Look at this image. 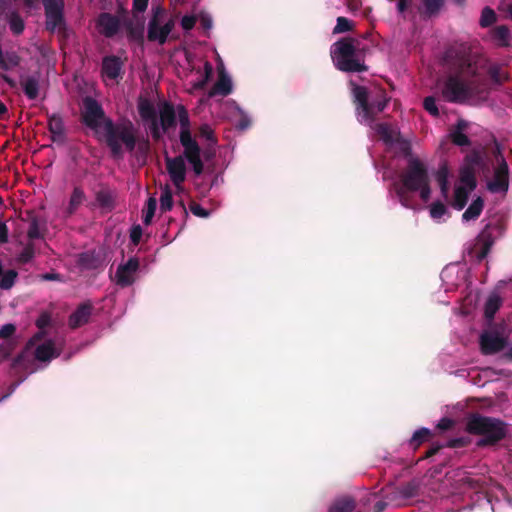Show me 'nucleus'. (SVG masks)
I'll use <instances>...</instances> for the list:
<instances>
[{
	"mask_svg": "<svg viewBox=\"0 0 512 512\" xmlns=\"http://www.w3.org/2000/svg\"><path fill=\"white\" fill-rule=\"evenodd\" d=\"M123 62L115 55L105 56L102 59L101 72L103 76L115 80L122 77Z\"/></svg>",
	"mask_w": 512,
	"mask_h": 512,
	"instance_id": "a211bd4d",
	"label": "nucleus"
},
{
	"mask_svg": "<svg viewBox=\"0 0 512 512\" xmlns=\"http://www.w3.org/2000/svg\"><path fill=\"white\" fill-rule=\"evenodd\" d=\"M493 155L497 166L494 168L493 179L487 183V189L492 193H506L509 188V166L498 146L493 150Z\"/></svg>",
	"mask_w": 512,
	"mask_h": 512,
	"instance_id": "6e6552de",
	"label": "nucleus"
},
{
	"mask_svg": "<svg viewBox=\"0 0 512 512\" xmlns=\"http://www.w3.org/2000/svg\"><path fill=\"white\" fill-rule=\"evenodd\" d=\"M121 11L124 13L123 16V27L126 30L127 39L129 42H135L138 45H144V22L137 21L133 22L128 17V11L124 8H121Z\"/></svg>",
	"mask_w": 512,
	"mask_h": 512,
	"instance_id": "2eb2a0df",
	"label": "nucleus"
},
{
	"mask_svg": "<svg viewBox=\"0 0 512 512\" xmlns=\"http://www.w3.org/2000/svg\"><path fill=\"white\" fill-rule=\"evenodd\" d=\"M139 269V260L136 257H131L125 264L118 266L115 278L117 285L127 287L133 284L134 274Z\"/></svg>",
	"mask_w": 512,
	"mask_h": 512,
	"instance_id": "ddd939ff",
	"label": "nucleus"
},
{
	"mask_svg": "<svg viewBox=\"0 0 512 512\" xmlns=\"http://www.w3.org/2000/svg\"><path fill=\"white\" fill-rule=\"evenodd\" d=\"M483 208L484 200L481 197H477L463 213L462 219L464 221L476 220L481 215Z\"/></svg>",
	"mask_w": 512,
	"mask_h": 512,
	"instance_id": "bb28decb",
	"label": "nucleus"
},
{
	"mask_svg": "<svg viewBox=\"0 0 512 512\" xmlns=\"http://www.w3.org/2000/svg\"><path fill=\"white\" fill-rule=\"evenodd\" d=\"M353 28L352 22L347 19L346 17L340 16L337 18V23L335 27L333 28L334 34L344 33L351 31Z\"/></svg>",
	"mask_w": 512,
	"mask_h": 512,
	"instance_id": "603ef678",
	"label": "nucleus"
},
{
	"mask_svg": "<svg viewBox=\"0 0 512 512\" xmlns=\"http://www.w3.org/2000/svg\"><path fill=\"white\" fill-rule=\"evenodd\" d=\"M157 208V200L154 197H150L146 202V207L143 215V223L149 225L154 217Z\"/></svg>",
	"mask_w": 512,
	"mask_h": 512,
	"instance_id": "49530a36",
	"label": "nucleus"
},
{
	"mask_svg": "<svg viewBox=\"0 0 512 512\" xmlns=\"http://www.w3.org/2000/svg\"><path fill=\"white\" fill-rule=\"evenodd\" d=\"M16 332V326L12 323H8V324H5L3 325L1 328H0V338L4 339L5 342H11L13 343L14 345V348L16 347V343L11 340V336Z\"/></svg>",
	"mask_w": 512,
	"mask_h": 512,
	"instance_id": "864d4df0",
	"label": "nucleus"
},
{
	"mask_svg": "<svg viewBox=\"0 0 512 512\" xmlns=\"http://www.w3.org/2000/svg\"><path fill=\"white\" fill-rule=\"evenodd\" d=\"M79 264L81 266H83L84 268H88V269L94 268L95 264H94L93 254L90 252H84V253L80 254Z\"/></svg>",
	"mask_w": 512,
	"mask_h": 512,
	"instance_id": "052dcab7",
	"label": "nucleus"
},
{
	"mask_svg": "<svg viewBox=\"0 0 512 512\" xmlns=\"http://www.w3.org/2000/svg\"><path fill=\"white\" fill-rule=\"evenodd\" d=\"M395 191L396 195L399 199V202L406 208H411V197L410 192L408 189H406L403 185L395 184Z\"/></svg>",
	"mask_w": 512,
	"mask_h": 512,
	"instance_id": "09e8293b",
	"label": "nucleus"
},
{
	"mask_svg": "<svg viewBox=\"0 0 512 512\" xmlns=\"http://www.w3.org/2000/svg\"><path fill=\"white\" fill-rule=\"evenodd\" d=\"M196 24V17L192 15H185L181 19V26L185 31L193 29Z\"/></svg>",
	"mask_w": 512,
	"mask_h": 512,
	"instance_id": "338daca9",
	"label": "nucleus"
},
{
	"mask_svg": "<svg viewBox=\"0 0 512 512\" xmlns=\"http://www.w3.org/2000/svg\"><path fill=\"white\" fill-rule=\"evenodd\" d=\"M448 176H449V171H448L447 166L446 165L440 166L436 173V180H437L440 190L444 196L447 195L448 189H449Z\"/></svg>",
	"mask_w": 512,
	"mask_h": 512,
	"instance_id": "58836bf2",
	"label": "nucleus"
},
{
	"mask_svg": "<svg viewBox=\"0 0 512 512\" xmlns=\"http://www.w3.org/2000/svg\"><path fill=\"white\" fill-rule=\"evenodd\" d=\"M86 195L82 188L75 187L72 191V194L70 196L69 205L67 207V213L69 215H72L76 212L78 207L83 203L85 200Z\"/></svg>",
	"mask_w": 512,
	"mask_h": 512,
	"instance_id": "7c9ffc66",
	"label": "nucleus"
},
{
	"mask_svg": "<svg viewBox=\"0 0 512 512\" xmlns=\"http://www.w3.org/2000/svg\"><path fill=\"white\" fill-rule=\"evenodd\" d=\"M431 436V431L428 428H421L414 432L410 445L417 449L423 442L427 441Z\"/></svg>",
	"mask_w": 512,
	"mask_h": 512,
	"instance_id": "79ce46f5",
	"label": "nucleus"
},
{
	"mask_svg": "<svg viewBox=\"0 0 512 512\" xmlns=\"http://www.w3.org/2000/svg\"><path fill=\"white\" fill-rule=\"evenodd\" d=\"M41 334H36L33 338H31L28 343L26 344L25 350L21 352L17 357H15L12 361L11 367L12 369H18V368H26V354L28 350L34 345L35 341L40 340Z\"/></svg>",
	"mask_w": 512,
	"mask_h": 512,
	"instance_id": "c9c22d12",
	"label": "nucleus"
},
{
	"mask_svg": "<svg viewBox=\"0 0 512 512\" xmlns=\"http://www.w3.org/2000/svg\"><path fill=\"white\" fill-rule=\"evenodd\" d=\"M46 115L51 140L58 144H64L67 140V136L63 117L59 113L49 114L47 112Z\"/></svg>",
	"mask_w": 512,
	"mask_h": 512,
	"instance_id": "dca6fc26",
	"label": "nucleus"
},
{
	"mask_svg": "<svg viewBox=\"0 0 512 512\" xmlns=\"http://www.w3.org/2000/svg\"><path fill=\"white\" fill-rule=\"evenodd\" d=\"M14 350V345L11 342L0 344V361L6 359Z\"/></svg>",
	"mask_w": 512,
	"mask_h": 512,
	"instance_id": "774afa93",
	"label": "nucleus"
},
{
	"mask_svg": "<svg viewBox=\"0 0 512 512\" xmlns=\"http://www.w3.org/2000/svg\"><path fill=\"white\" fill-rule=\"evenodd\" d=\"M355 507V500L346 496L336 500L330 507L329 512H353Z\"/></svg>",
	"mask_w": 512,
	"mask_h": 512,
	"instance_id": "2f4dec72",
	"label": "nucleus"
},
{
	"mask_svg": "<svg viewBox=\"0 0 512 512\" xmlns=\"http://www.w3.org/2000/svg\"><path fill=\"white\" fill-rule=\"evenodd\" d=\"M462 126L459 123L458 129L450 134L451 141L457 146H468L470 145V139L462 131Z\"/></svg>",
	"mask_w": 512,
	"mask_h": 512,
	"instance_id": "de8ad7c7",
	"label": "nucleus"
},
{
	"mask_svg": "<svg viewBox=\"0 0 512 512\" xmlns=\"http://www.w3.org/2000/svg\"><path fill=\"white\" fill-rule=\"evenodd\" d=\"M423 10L421 11V14H423L425 17H433L437 15L442 7L444 6L445 0H421Z\"/></svg>",
	"mask_w": 512,
	"mask_h": 512,
	"instance_id": "473e14b6",
	"label": "nucleus"
},
{
	"mask_svg": "<svg viewBox=\"0 0 512 512\" xmlns=\"http://www.w3.org/2000/svg\"><path fill=\"white\" fill-rule=\"evenodd\" d=\"M178 117L180 123L179 140L184 148V156L192 166L194 174L200 176L204 171L201 148L191 134L189 115L184 106H179Z\"/></svg>",
	"mask_w": 512,
	"mask_h": 512,
	"instance_id": "39448f33",
	"label": "nucleus"
},
{
	"mask_svg": "<svg viewBox=\"0 0 512 512\" xmlns=\"http://www.w3.org/2000/svg\"><path fill=\"white\" fill-rule=\"evenodd\" d=\"M356 109L362 120L369 125L375 121L374 103H370L367 88L350 82Z\"/></svg>",
	"mask_w": 512,
	"mask_h": 512,
	"instance_id": "9d476101",
	"label": "nucleus"
},
{
	"mask_svg": "<svg viewBox=\"0 0 512 512\" xmlns=\"http://www.w3.org/2000/svg\"><path fill=\"white\" fill-rule=\"evenodd\" d=\"M488 74L493 83L497 85H501L508 80V74L504 72L499 65L490 66L488 69Z\"/></svg>",
	"mask_w": 512,
	"mask_h": 512,
	"instance_id": "a19ab883",
	"label": "nucleus"
},
{
	"mask_svg": "<svg viewBox=\"0 0 512 512\" xmlns=\"http://www.w3.org/2000/svg\"><path fill=\"white\" fill-rule=\"evenodd\" d=\"M138 112L141 119L145 122H150L157 118V112L154 105L148 100L141 98L138 102Z\"/></svg>",
	"mask_w": 512,
	"mask_h": 512,
	"instance_id": "a878e982",
	"label": "nucleus"
},
{
	"mask_svg": "<svg viewBox=\"0 0 512 512\" xmlns=\"http://www.w3.org/2000/svg\"><path fill=\"white\" fill-rule=\"evenodd\" d=\"M185 160H187L184 156V153L179 156L170 157L166 153L165 163L166 170L170 176L172 183L177 187H181L184 181L186 180V164Z\"/></svg>",
	"mask_w": 512,
	"mask_h": 512,
	"instance_id": "f8f14e48",
	"label": "nucleus"
},
{
	"mask_svg": "<svg viewBox=\"0 0 512 512\" xmlns=\"http://www.w3.org/2000/svg\"><path fill=\"white\" fill-rule=\"evenodd\" d=\"M27 236L31 240L39 239L41 237L39 231V222L38 219L35 217L30 221Z\"/></svg>",
	"mask_w": 512,
	"mask_h": 512,
	"instance_id": "13d9d810",
	"label": "nucleus"
},
{
	"mask_svg": "<svg viewBox=\"0 0 512 512\" xmlns=\"http://www.w3.org/2000/svg\"><path fill=\"white\" fill-rule=\"evenodd\" d=\"M173 207V195L170 187L166 185L161 192L160 196V210L161 212L170 211Z\"/></svg>",
	"mask_w": 512,
	"mask_h": 512,
	"instance_id": "ea45409f",
	"label": "nucleus"
},
{
	"mask_svg": "<svg viewBox=\"0 0 512 512\" xmlns=\"http://www.w3.org/2000/svg\"><path fill=\"white\" fill-rule=\"evenodd\" d=\"M494 244V237L491 232L484 229L477 237L474 249L476 251V259L478 262L484 260L489 254Z\"/></svg>",
	"mask_w": 512,
	"mask_h": 512,
	"instance_id": "6ab92c4d",
	"label": "nucleus"
},
{
	"mask_svg": "<svg viewBox=\"0 0 512 512\" xmlns=\"http://www.w3.org/2000/svg\"><path fill=\"white\" fill-rule=\"evenodd\" d=\"M159 123L164 133L174 128L177 124L176 112L174 106L169 102H164L159 110Z\"/></svg>",
	"mask_w": 512,
	"mask_h": 512,
	"instance_id": "412c9836",
	"label": "nucleus"
},
{
	"mask_svg": "<svg viewBox=\"0 0 512 512\" xmlns=\"http://www.w3.org/2000/svg\"><path fill=\"white\" fill-rule=\"evenodd\" d=\"M57 356L55 346L50 340L38 345L34 351V358L40 362L50 361Z\"/></svg>",
	"mask_w": 512,
	"mask_h": 512,
	"instance_id": "393cba45",
	"label": "nucleus"
},
{
	"mask_svg": "<svg viewBox=\"0 0 512 512\" xmlns=\"http://www.w3.org/2000/svg\"><path fill=\"white\" fill-rule=\"evenodd\" d=\"M143 231L140 225H134L130 232V240L134 246H137L141 240Z\"/></svg>",
	"mask_w": 512,
	"mask_h": 512,
	"instance_id": "e2e57ef3",
	"label": "nucleus"
},
{
	"mask_svg": "<svg viewBox=\"0 0 512 512\" xmlns=\"http://www.w3.org/2000/svg\"><path fill=\"white\" fill-rule=\"evenodd\" d=\"M399 153L407 160L409 163L410 159L416 158L412 154V147L409 141L404 139H397Z\"/></svg>",
	"mask_w": 512,
	"mask_h": 512,
	"instance_id": "3c124183",
	"label": "nucleus"
},
{
	"mask_svg": "<svg viewBox=\"0 0 512 512\" xmlns=\"http://www.w3.org/2000/svg\"><path fill=\"white\" fill-rule=\"evenodd\" d=\"M496 20H497V16H496L495 11L488 6L484 7L481 12V17H480V21H479L480 26L483 28L489 27L493 23H495Z\"/></svg>",
	"mask_w": 512,
	"mask_h": 512,
	"instance_id": "c03bdc74",
	"label": "nucleus"
},
{
	"mask_svg": "<svg viewBox=\"0 0 512 512\" xmlns=\"http://www.w3.org/2000/svg\"><path fill=\"white\" fill-rule=\"evenodd\" d=\"M122 6L117 10V14L109 12H101L96 19V28L98 32L105 38H114L123 27L124 13L121 11Z\"/></svg>",
	"mask_w": 512,
	"mask_h": 512,
	"instance_id": "1a4fd4ad",
	"label": "nucleus"
},
{
	"mask_svg": "<svg viewBox=\"0 0 512 512\" xmlns=\"http://www.w3.org/2000/svg\"><path fill=\"white\" fill-rule=\"evenodd\" d=\"M198 134L200 137L206 139L208 142L212 144L217 143V138L215 137L214 130L208 124H202L199 127Z\"/></svg>",
	"mask_w": 512,
	"mask_h": 512,
	"instance_id": "5fc2aeb1",
	"label": "nucleus"
},
{
	"mask_svg": "<svg viewBox=\"0 0 512 512\" xmlns=\"http://www.w3.org/2000/svg\"><path fill=\"white\" fill-rule=\"evenodd\" d=\"M82 102V123L95 131L103 127L105 143L114 157L122 156L123 146L130 153L135 150L138 129L131 120L124 118L114 122L105 115L101 104L91 96L84 97Z\"/></svg>",
	"mask_w": 512,
	"mask_h": 512,
	"instance_id": "f257e3e1",
	"label": "nucleus"
},
{
	"mask_svg": "<svg viewBox=\"0 0 512 512\" xmlns=\"http://www.w3.org/2000/svg\"><path fill=\"white\" fill-rule=\"evenodd\" d=\"M510 31L507 26L500 25L493 29L492 38L500 47L509 46Z\"/></svg>",
	"mask_w": 512,
	"mask_h": 512,
	"instance_id": "72a5a7b5",
	"label": "nucleus"
},
{
	"mask_svg": "<svg viewBox=\"0 0 512 512\" xmlns=\"http://www.w3.org/2000/svg\"><path fill=\"white\" fill-rule=\"evenodd\" d=\"M446 212H447L446 206L440 201H436V202L432 203V205L430 207V216L433 219L441 218L443 215H445Z\"/></svg>",
	"mask_w": 512,
	"mask_h": 512,
	"instance_id": "4d7b16f0",
	"label": "nucleus"
},
{
	"mask_svg": "<svg viewBox=\"0 0 512 512\" xmlns=\"http://www.w3.org/2000/svg\"><path fill=\"white\" fill-rule=\"evenodd\" d=\"M466 430L472 435L482 436L477 447L495 446L507 437L508 425L499 418L472 413L468 416Z\"/></svg>",
	"mask_w": 512,
	"mask_h": 512,
	"instance_id": "20e7f679",
	"label": "nucleus"
},
{
	"mask_svg": "<svg viewBox=\"0 0 512 512\" xmlns=\"http://www.w3.org/2000/svg\"><path fill=\"white\" fill-rule=\"evenodd\" d=\"M374 130L382 138V140L385 143L390 144L394 141L393 131H392L391 127L389 126V124L378 123L374 126Z\"/></svg>",
	"mask_w": 512,
	"mask_h": 512,
	"instance_id": "37998d69",
	"label": "nucleus"
},
{
	"mask_svg": "<svg viewBox=\"0 0 512 512\" xmlns=\"http://www.w3.org/2000/svg\"><path fill=\"white\" fill-rule=\"evenodd\" d=\"M51 322V316L47 312H43L40 314V316L36 320V326L39 329H44L50 325Z\"/></svg>",
	"mask_w": 512,
	"mask_h": 512,
	"instance_id": "69168bd1",
	"label": "nucleus"
},
{
	"mask_svg": "<svg viewBox=\"0 0 512 512\" xmlns=\"http://www.w3.org/2000/svg\"><path fill=\"white\" fill-rule=\"evenodd\" d=\"M472 190L466 189L464 186H457L454 190L452 207L456 210H462L468 202L469 194Z\"/></svg>",
	"mask_w": 512,
	"mask_h": 512,
	"instance_id": "cd10ccee",
	"label": "nucleus"
},
{
	"mask_svg": "<svg viewBox=\"0 0 512 512\" xmlns=\"http://www.w3.org/2000/svg\"><path fill=\"white\" fill-rule=\"evenodd\" d=\"M419 484L416 481H410L400 488V494L404 498H412L418 494Z\"/></svg>",
	"mask_w": 512,
	"mask_h": 512,
	"instance_id": "8fccbe9b",
	"label": "nucleus"
},
{
	"mask_svg": "<svg viewBox=\"0 0 512 512\" xmlns=\"http://www.w3.org/2000/svg\"><path fill=\"white\" fill-rule=\"evenodd\" d=\"M17 276H18L17 271H15L13 269L8 270L5 273L3 272V274L1 275V280H0V288L3 290L11 289L15 284Z\"/></svg>",
	"mask_w": 512,
	"mask_h": 512,
	"instance_id": "a18cd8bd",
	"label": "nucleus"
},
{
	"mask_svg": "<svg viewBox=\"0 0 512 512\" xmlns=\"http://www.w3.org/2000/svg\"><path fill=\"white\" fill-rule=\"evenodd\" d=\"M464 166H470L475 170L478 168H485L486 164L482 152L479 149H473L465 156Z\"/></svg>",
	"mask_w": 512,
	"mask_h": 512,
	"instance_id": "f704fd0d",
	"label": "nucleus"
},
{
	"mask_svg": "<svg viewBox=\"0 0 512 512\" xmlns=\"http://www.w3.org/2000/svg\"><path fill=\"white\" fill-rule=\"evenodd\" d=\"M92 313V305L90 303H82L77 309L69 316L68 324L72 329H76L86 323Z\"/></svg>",
	"mask_w": 512,
	"mask_h": 512,
	"instance_id": "4be33fe9",
	"label": "nucleus"
},
{
	"mask_svg": "<svg viewBox=\"0 0 512 512\" xmlns=\"http://www.w3.org/2000/svg\"><path fill=\"white\" fill-rule=\"evenodd\" d=\"M20 85L23 89L25 96L29 100H35L40 92V80L37 75H29L20 78Z\"/></svg>",
	"mask_w": 512,
	"mask_h": 512,
	"instance_id": "5701e85b",
	"label": "nucleus"
},
{
	"mask_svg": "<svg viewBox=\"0 0 512 512\" xmlns=\"http://www.w3.org/2000/svg\"><path fill=\"white\" fill-rule=\"evenodd\" d=\"M149 130L155 141H159L164 133L158 119L150 121Z\"/></svg>",
	"mask_w": 512,
	"mask_h": 512,
	"instance_id": "bf43d9fd",
	"label": "nucleus"
},
{
	"mask_svg": "<svg viewBox=\"0 0 512 512\" xmlns=\"http://www.w3.org/2000/svg\"><path fill=\"white\" fill-rule=\"evenodd\" d=\"M9 27L14 35H21L25 29V23L17 12H12L9 16Z\"/></svg>",
	"mask_w": 512,
	"mask_h": 512,
	"instance_id": "4c0bfd02",
	"label": "nucleus"
},
{
	"mask_svg": "<svg viewBox=\"0 0 512 512\" xmlns=\"http://www.w3.org/2000/svg\"><path fill=\"white\" fill-rule=\"evenodd\" d=\"M494 244V237L491 232L484 229L477 237L474 249L476 251V259L478 262L484 260L489 254Z\"/></svg>",
	"mask_w": 512,
	"mask_h": 512,
	"instance_id": "aec40b11",
	"label": "nucleus"
},
{
	"mask_svg": "<svg viewBox=\"0 0 512 512\" xmlns=\"http://www.w3.org/2000/svg\"><path fill=\"white\" fill-rule=\"evenodd\" d=\"M370 103H374V112L376 117L378 113H381L386 108L388 99H386L384 95H380L379 98L371 101Z\"/></svg>",
	"mask_w": 512,
	"mask_h": 512,
	"instance_id": "0e129e2a",
	"label": "nucleus"
},
{
	"mask_svg": "<svg viewBox=\"0 0 512 512\" xmlns=\"http://www.w3.org/2000/svg\"><path fill=\"white\" fill-rule=\"evenodd\" d=\"M424 109L434 117L439 116V109L433 96H427L423 100Z\"/></svg>",
	"mask_w": 512,
	"mask_h": 512,
	"instance_id": "6e6d98bb",
	"label": "nucleus"
},
{
	"mask_svg": "<svg viewBox=\"0 0 512 512\" xmlns=\"http://www.w3.org/2000/svg\"><path fill=\"white\" fill-rule=\"evenodd\" d=\"M368 48L353 37H343L332 44L330 56L335 68L345 73L368 71L365 54Z\"/></svg>",
	"mask_w": 512,
	"mask_h": 512,
	"instance_id": "7ed1b4c3",
	"label": "nucleus"
},
{
	"mask_svg": "<svg viewBox=\"0 0 512 512\" xmlns=\"http://www.w3.org/2000/svg\"><path fill=\"white\" fill-rule=\"evenodd\" d=\"M94 201L89 204L91 209L98 208L102 213H110L117 206L118 191L107 184H100L94 192Z\"/></svg>",
	"mask_w": 512,
	"mask_h": 512,
	"instance_id": "9b49d317",
	"label": "nucleus"
},
{
	"mask_svg": "<svg viewBox=\"0 0 512 512\" xmlns=\"http://www.w3.org/2000/svg\"><path fill=\"white\" fill-rule=\"evenodd\" d=\"M45 14V29L57 32L62 39L68 38V25L65 19L64 0H42Z\"/></svg>",
	"mask_w": 512,
	"mask_h": 512,
	"instance_id": "423d86ee",
	"label": "nucleus"
},
{
	"mask_svg": "<svg viewBox=\"0 0 512 512\" xmlns=\"http://www.w3.org/2000/svg\"><path fill=\"white\" fill-rule=\"evenodd\" d=\"M190 211L197 217L206 218L209 216V211L203 208L199 203L192 202L189 206Z\"/></svg>",
	"mask_w": 512,
	"mask_h": 512,
	"instance_id": "680f3d73",
	"label": "nucleus"
},
{
	"mask_svg": "<svg viewBox=\"0 0 512 512\" xmlns=\"http://www.w3.org/2000/svg\"><path fill=\"white\" fill-rule=\"evenodd\" d=\"M212 75H213V66L210 62L206 61L204 63V73H203L202 77L198 81L193 83L192 88L197 91L203 90L206 87V85L208 84V82L210 81Z\"/></svg>",
	"mask_w": 512,
	"mask_h": 512,
	"instance_id": "e433bc0d",
	"label": "nucleus"
},
{
	"mask_svg": "<svg viewBox=\"0 0 512 512\" xmlns=\"http://www.w3.org/2000/svg\"><path fill=\"white\" fill-rule=\"evenodd\" d=\"M428 181H430L428 168L419 158L410 159L400 175L401 185L409 191H417Z\"/></svg>",
	"mask_w": 512,
	"mask_h": 512,
	"instance_id": "0eeeda50",
	"label": "nucleus"
},
{
	"mask_svg": "<svg viewBox=\"0 0 512 512\" xmlns=\"http://www.w3.org/2000/svg\"><path fill=\"white\" fill-rule=\"evenodd\" d=\"M232 92L231 79L226 75L224 70L219 72V77L212 89L209 91V96L213 97L217 94L227 96Z\"/></svg>",
	"mask_w": 512,
	"mask_h": 512,
	"instance_id": "b1692460",
	"label": "nucleus"
},
{
	"mask_svg": "<svg viewBox=\"0 0 512 512\" xmlns=\"http://www.w3.org/2000/svg\"><path fill=\"white\" fill-rule=\"evenodd\" d=\"M164 15V10L160 7L156 8L153 11V15L150 18L148 22V31H147V38L150 42H158L160 45H163L166 43L168 36L165 35L164 39L160 37V34L163 31L161 23V18Z\"/></svg>",
	"mask_w": 512,
	"mask_h": 512,
	"instance_id": "f3484780",
	"label": "nucleus"
},
{
	"mask_svg": "<svg viewBox=\"0 0 512 512\" xmlns=\"http://www.w3.org/2000/svg\"><path fill=\"white\" fill-rule=\"evenodd\" d=\"M480 348L484 355H492L500 352L506 345L505 339L495 332H484L480 336Z\"/></svg>",
	"mask_w": 512,
	"mask_h": 512,
	"instance_id": "4468645a",
	"label": "nucleus"
},
{
	"mask_svg": "<svg viewBox=\"0 0 512 512\" xmlns=\"http://www.w3.org/2000/svg\"><path fill=\"white\" fill-rule=\"evenodd\" d=\"M455 57L453 72L444 81L441 93L450 103H464L468 99L488 93L487 80L480 76L474 56L465 49L447 52Z\"/></svg>",
	"mask_w": 512,
	"mask_h": 512,
	"instance_id": "f03ea898",
	"label": "nucleus"
},
{
	"mask_svg": "<svg viewBox=\"0 0 512 512\" xmlns=\"http://www.w3.org/2000/svg\"><path fill=\"white\" fill-rule=\"evenodd\" d=\"M502 305V299L500 296L496 294H492L488 297L485 307H484V316L487 320H493L496 312L500 309Z\"/></svg>",
	"mask_w": 512,
	"mask_h": 512,
	"instance_id": "c85d7f7f",
	"label": "nucleus"
},
{
	"mask_svg": "<svg viewBox=\"0 0 512 512\" xmlns=\"http://www.w3.org/2000/svg\"><path fill=\"white\" fill-rule=\"evenodd\" d=\"M460 181L466 186V189L473 191L477 187L475 170L470 166H463L460 169Z\"/></svg>",
	"mask_w": 512,
	"mask_h": 512,
	"instance_id": "c756f323",
	"label": "nucleus"
}]
</instances>
